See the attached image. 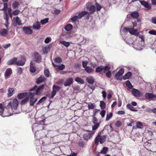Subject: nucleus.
<instances>
[{
	"label": "nucleus",
	"instance_id": "42",
	"mask_svg": "<svg viewBox=\"0 0 156 156\" xmlns=\"http://www.w3.org/2000/svg\"><path fill=\"white\" fill-rule=\"evenodd\" d=\"M48 18H46L44 19L41 20V23L42 24L44 25L48 22Z\"/></svg>",
	"mask_w": 156,
	"mask_h": 156
},
{
	"label": "nucleus",
	"instance_id": "7",
	"mask_svg": "<svg viewBox=\"0 0 156 156\" xmlns=\"http://www.w3.org/2000/svg\"><path fill=\"white\" fill-rule=\"evenodd\" d=\"M12 73V70L11 68H8L6 70L4 76L5 77L6 79H7L9 77L10 75Z\"/></svg>",
	"mask_w": 156,
	"mask_h": 156
},
{
	"label": "nucleus",
	"instance_id": "3",
	"mask_svg": "<svg viewBox=\"0 0 156 156\" xmlns=\"http://www.w3.org/2000/svg\"><path fill=\"white\" fill-rule=\"evenodd\" d=\"M106 139V136L105 135L101 136L98 135L95 139V143L96 144H98L99 142L101 144H102L105 140Z\"/></svg>",
	"mask_w": 156,
	"mask_h": 156
},
{
	"label": "nucleus",
	"instance_id": "20",
	"mask_svg": "<svg viewBox=\"0 0 156 156\" xmlns=\"http://www.w3.org/2000/svg\"><path fill=\"white\" fill-rule=\"evenodd\" d=\"M87 14L88 16L89 15L88 12L87 11H83L79 13L78 14L77 16L79 17V19H80L83 16Z\"/></svg>",
	"mask_w": 156,
	"mask_h": 156
},
{
	"label": "nucleus",
	"instance_id": "58",
	"mask_svg": "<svg viewBox=\"0 0 156 156\" xmlns=\"http://www.w3.org/2000/svg\"><path fill=\"white\" fill-rule=\"evenodd\" d=\"M100 125V124H94V125L92 126V130H96L98 127Z\"/></svg>",
	"mask_w": 156,
	"mask_h": 156
},
{
	"label": "nucleus",
	"instance_id": "57",
	"mask_svg": "<svg viewBox=\"0 0 156 156\" xmlns=\"http://www.w3.org/2000/svg\"><path fill=\"white\" fill-rule=\"evenodd\" d=\"M55 61L56 63H59L62 62L61 58L60 57H58L55 59Z\"/></svg>",
	"mask_w": 156,
	"mask_h": 156
},
{
	"label": "nucleus",
	"instance_id": "31",
	"mask_svg": "<svg viewBox=\"0 0 156 156\" xmlns=\"http://www.w3.org/2000/svg\"><path fill=\"white\" fill-rule=\"evenodd\" d=\"M87 82L90 84H92L94 83V80L92 77H89L87 78Z\"/></svg>",
	"mask_w": 156,
	"mask_h": 156
},
{
	"label": "nucleus",
	"instance_id": "40",
	"mask_svg": "<svg viewBox=\"0 0 156 156\" xmlns=\"http://www.w3.org/2000/svg\"><path fill=\"white\" fill-rule=\"evenodd\" d=\"M19 5V3L18 2L15 1L13 3L12 5L13 9H16Z\"/></svg>",
	"mask_w": 156,
	"mask_h": 156
},
{
	"label": "nucleus",
	"instance_id": "43",
	"mask_svg": "<svg viewBox=\"0 0 156 156\" xmlns=\"http://www.w3.org/2000/svg\"><path fill=\"white\" fill-rule=\"evenodd\" d=\"M112 112L107 114L106 120L107 121L109 120L112 117Z\"/></svg>",
	"mask_w": 156,
	"mask_h": 156
},
{
	"label": "nucleus",
	"instance_id": "51",
	"mask_svg": "<svg viewBox=\"0 0 156 156\" xmlns=\"http://www.w3.org/2000/svg\"><path fill=\"white\" fill-rule=\"evenodd\" d=\"M61 12V10L59 9H55L54 10V12H53V14L55 15H58L60 14V13Z\"/></svg>",
	"mask_w": 156,
	"mask_h": 156
},
{
	"label": "nucleus",
	"instance_id": "19",
	"mask_svg": "<svg viewBox=\"0 0 156 156\" xmlns=\"http://www.w3.org/2000/svg\"><path fill=\"white\" fill-rule=\"evenodd\" d=\"M93 134L91 133H85L83 135V138L86 140H88L90 139L92 137Z\"/></svg>",
	"mask_w": 156,
	"mask_h": 156
},
{
	"label": "nucleus",
	"instance_id": "14",
	"mask_svg": "<svg viewBox=\"0 0 156 156\" xmlns=\"http://www.w3.org/2000/svg\"><path fill=\"white\" fill-rule=\"evenodd\" d=\"M141 4L144 7L148 9L151 8V7L149 6L148 3L146 1H140Z\"/></svg>",
	"mask_w": 156,
	"mask_h": 156
},
{
	"label": "nucleus",
	"instance_id": "62",
	"mask_svg": "<svg viewBox=\"0 0 156 156\" xmlns=\"http://www.w3.org/2000/svg\"><path fill=\"white\" fill-rule=\"evenodd\" d=\"M106 112L104 110H102L100 112V114L101 115L102 117H104L105 115Z\"/></svg>",
	"mask_w": 156,
	"mask_h": 156
},
{
	"label": "nucleus",
	"instance_id": "21",
	"mask_svg": "<svg viewBox=\"0 0 156 156\" xmlns=\"http://www.w3.org/2000/svg\"><path fill=\"white\" fill-rule=\"evenodd\" d=\"M17 58H14L13 59H11L7 62V64L9 65H12L16 63V64Z\"/></svg>",
	"mask_w": 156,
	"mask_h": 156
},
{
	"label": "nucleus",
	"instance_id": "1",
	"mask_svg": "<svg viewBox=\"0 0 156 156\" xmlns=\"http://www.w3.org/2000/svg\"><path fill=\"white\" fill-rule=\"evenodd\" d=\"M5 103L7 105L4 107L2 103H0V114L4 117L12 115L13 113V108L16 110L18 105V101L16 98L8 99Z\"/></svg>",
	"mask_w": 156,
	"mask_h": 156
},
{
	"label": "nucleus",
	"instance_id": "29",
	"mask_svg": "<svg viewBox=\"0 0 156 156\" xmlns=\"http://www.w3.org/2000/svg\"><path fill=\"white\" fill-rule=\"evenodd\" d=\"M25 63V61L24 59L22 60H19L17 62L16 61V65L18 66H23Z\"/></svg>",
	"mask_w": 156,
	"mask_h": 156
},
{
	"label": "nucleus",
	"instance_id": "56",
	"mask_svg": "<svg viewBox=\"0 0 156 156\" xmlns=\"http://www.w3.org/2000/svg\"><path fill=\"white\" fill-rule=\"evenodd\" d=\"M20 11L18 9H16L13 12V14L14 16L18 15L20 13Z\"/></svg>",
	"mask_w": 156,
	"mask_h": 156
},
{
	"label": "nucleus",
	"instance_id": "55",
	"mask_svg": "<svg viewBox=\"0 0 156 156\" xmlns=\"http://www.w3.org/2000/svg\"><path fill=\"white\" fill-rule=\"evenodd\" d=\"M136 126L138 128H141L143 127V125L140 122H138L136 123Z\"/></svg>",
	"mask_w": 156,
	"mask_h": 156
},
{
	"label": "nucleus",
	"instance_id": "46",
	"mask_svg": "<svg viewBox=\"0 0 156 156\" xmlns=\"http://www.w3.org/2000/svg\"><path fill=\"white\" fill-rule=\"evenodd\" d=\"M92 122L94 124H99V123H98V120L97 119L95 116L93 117Z\"/></svg>",
	"mask_w": 156,
	"mask_h": 156
},
{
	"label": "nucleus",
	"instance_id": "52",
	"mask_svg": "<svg viewBox=\"0 0 156 156\" xmlns=\"http://www.w3.org/2000/svg\"><path fill=\"white\" fill-rule=\"evenodd\" d=\"M88 63V62L87 60L83 61L82 62L83 67L84 68H86V67L87 66V65Z\"/></svg>",
	"mask_w": 156,
	"mask_h": 156
},
{
	"label": "nucleus",
	"instance_id": "17",
	"mask_svg": "<svg viewBox=\"0 0 156 156\" xmlns=\"http://www.w3.org/2000/svg\"><path fill=\"white\" fill-rule=\"evenodd\" d=\"M40 27V23L38 22L35 23L33 26V28L35 30L39 29Z\"/></svg>",
	"mask_w": 156,
	"mask_h": 156
},
{
	"label": "nucleus",
	"instance_id": "24",
	"mask_svg": "<svg viewBox=\"0 0 156 156\" xmlns=\"http://www.w3.org/2000/svg\"><path fill=\"white\" fill-rule=\"evenodd\" d=\"M75 80L79 84H83L84 83V80L80 78L76 77L75 79Z\"/></svg>",
	"mask_w": 156,
	"mask_h": 156
},
{
	"label": "nucleus",
	"instance_id": "13",
	"mask_svg": "<svg viewBox=\"0 0 156 156\" xmlns=\"http://www.w3.org/2000/svg\"><path fill=\"white\" fill-rule=\"evenodd\" d=\"M36 70V69L35 67L34 63L33 62H31L30 66V72L32 73H34L35 71Z\"/></svg>",
	"mask_w": 156,
	"mask_h": 156
},
{
	"label": "nucleus",
	"instance_id": "8",
	"mask_svg": "<svg viewBox=\"0 0 156 156\" xmlns=\"http://www.w3.org/2000/svg\"><path fill=\"white\" fill-rule=\"evenodd\" d=\"M23 31L26 34H31L33 31L31 29L30 27H23Z\"/></svg>",
	"mask_w": 156,
	"mask_h": 156
},
{
	"label": "nucleus",
	"instance_id": "33",
	"mask_svg": "<svg viewBox=\"0 0 156 156\" xmlns=\"http://www.w3.org/2000/svg\"><path fill=\"white\" fill-rule=\"evenodd\" d=\"M46 97L44 96L41 98L36 103L37 105H38L47 99Z\"/></svg>",
	"mask_w": 156,
	"mask_h": 156
},
{
	"label": "nucleus",
	"instance_id": "48",
	"mask_svg": "<svg viewBox=\"0 0 156 156\" xmlns=\"http://www.w3.org/2000/svg\"><path fill=\"white\" fill-rule=\"evenodd\" d=\"M79 19V17L77 15H76L71 18V20L73 22H74L76 21Z\"/></svg>",
	"mask_w": 156,
	"mask_h": 156
},
{
	"label": "nucleus",
	"instance_id": "18",
	"mask_svg": "<svg viewBox=\"0 0 156 156\" xmlns=\"http://www.w3.org/2000/svg\"><path fill=\"white\" fill-rule=\"evenodd\" d=\"M8 31L6 29H2L0 30V34L1 35L3 36H6Z\"/></svg>",
	"mask_w": 156,
	"mask_h": 156
},
{
	"label": "nucleus",
	"instance_id": "9",
	"mask_svg": "<svg viewBox=\"0 0 156 156\" xmlns=\"http://www.w3.org/2000/svg\"><path fill=\"white\" fill-rule=\"evenodd\" d=\"M73 82V79L71 78H69L66 80L64 83V85L65 87L69 86Z\"/></svg>",
	"mask_w": 156,
	"mask_h": 156
},
{
	"label": "nucleus",
	"instance_id": "44",
	"mask_svg": "<svg viewBox=\"0 0 156 156\" xmlns=\"http://www.w3.org/2000/svg\"><path fill=\"white\" fill-rule=\"evenodd\" d=\"M103 72L105 73L106 71H108V70L110 69V67L109 66H107L105 67L103 66Z\"/></svg>",
	"mask_w": 156,
	"mask_h": 156
},
{
	"label": "nucleus",
	"instance_id": "63",
	"mask_svg": "<svg viewBox=\"0 0 156 156\" xmlns=\"http://www.w3.org/2000/svg\"><path fill=\"white\" fill-rule=\"evenodd\" d=\"M148 33L150 34L156 35V31L154 30H152L149 31Z\"/></svg>",
	"mask_w": 156,
	"mask_h": 156
},
{
	"label": "nucleus",
	"instance_id": "6",
	"mask_svg": "<svg viewBox=\"0 0 156 156\" xmlns=\"http://www.w3.org/2000/svg\"><path fill=\"white\" fill-rule=\"evenodd\" d=\"M34 60L37 63H39L41 60V56L38 53H35L34 54Z\"/></svg>",
	"mask_w": 156,
	"mask_h": 156
},
{
	"label": "nucleus",
	"instance_id": "30",
	"mask_svg": "<svg viewBox=\"0 0 156 156\" xmlns=\"http://www.w3.org/2000/svg\"><path fill=\"white\" fill-rule=\"evenodd\" d=\"M59 43L64 45L66 47H68L70 45V43L69 42H66L65 41H60L59 42Z\"/></svg>",
	"mask_w": 156,
	"mask_h": 156
},
{
	"label": "nucleus",
	"instance_id": "32",
	"mask_svg": "<svg viewBox=\"0 0 156 156\" xmlns=\"http://www.w3.org/2000/svg\"><path fill=\"white\" fill-rule=\"evenodd\" d=\"M132 73L131 72H128L126 73L123 77L124 80H126L129 78L131 76Z\"/></svg>",
	"mask_w": 156,
	"mask_h": 156
},
{
	"label": "nucleus",
	"instance_id": "45",
	"mask_svg": "<svg viewBox=\"0 0 156 156\" xmlns=\"http://www.w3.org/2000/svg\"><path fill=\"white\" fill-rule=\"evenodd\" d=\"M100 106L101 109H104L105 107V103L103 101H101L100 102Z\"/></svg>",
	"mask_w": 156,
	"mask_h": 156
},
{
	"label": "nucleus",
	"instance_id": "59",
	"mask_svg": "<svg viewBox=\"0 0 156 156\" xmlns=\"http://www.w3.org/2000/svg\"><path fill=\"white\" fill-rule=\"evenodd\" d=\"M111 71H108L106 73V76L107 77L110 78L111 77Z\"/></svg>",
	"mask_w": 156,
	"mask_h": 156
},
{
	"label": "nucleus",
	"instance_id": "61",
	"mask_svg": "<svg viewBox=\"0 0 156 156\" xmlns=\"http://www.w3.org/2000/svg\"><path fill=\"white\" fill-rule=\"evenodd\" d=\"M49 72L48 70L46 69L44 70V74L46 77H48L49 76Z\"/></svg>",
	"mask_w": 156,
	"mask_h": 156
},
{
	"label": "nucleus",
	"instance_id": "23",
	"mask_svg": "<svg viewBox=\"0 0 156 156\" xmlns=\"http://www.w3.org/2000/svg\"><path fill=\"white\" fill-rule=\"evenodd\" d=\"M73 27L72 25L70 24H68L64 28L66 30L69 31L72 30Z\"/></svg>",
	"mask_w": 156,
	"mask_h": 156
},
{
	"label": "nucleus",
	"instance_id": "25",
	"mask_svg": "<svg viewBox=\"0 0 156 156\" xmlns=\"http://www.w3.org/2000/svg\"><path fill=\"white\" fill-rule=\"evenodd\" d=\"M15 90L13 88H9L8 90V97L11 96L14 93Z\"/></svg>",
	"mask_w": 156,
	"mask_h": 156
},
{
	"label": "nucleus",
	"instance_id": "39",
	"mask_svg": "<svg viewBox=\"0 0 156 156\" xmlns=\"http://www.w3.org/2000/svg\"><path fill=\"white\" fill-rule=\"evenodd\" d=\"M131 39L129 37L126 38L125 39V41L126 43L129 45H130L131 44H132V43H133V42H132V41H131Z\"/></svg>",
	"mask_w": 156,
	"mask_h": 156
},
{
	"label": "nucleus",
	"instance_id": "64",
	"mask_svg": "<svg viewBox=\"0 0 156 156\" xmlns=\"http://www.w3.org/2000/svg\"><path fill=\"white\" fill-rule=\"evenodd\" d=\"M90 64L94 68L96 67L97 66V63L95 62H90Z\"/></svg>",
	"mask_w": 156,
	"mask_h": 156
},
{
	"label": "nucleus",
	"instance_id": "16",
	"mask_svg": "<svg viewBox=\"0 0 156 156\" xmlns=\"http://www.w3.org/2000/svg\"><path fill=\"white\" fill-rule=\"evenodd\" d=\"M51 48V45L44 47L43 49V53L44 54L47 53L50 51Z\"/></svg>",
	"mask_w": 156,
	"mask_h": 156
},
{
	"label": "nucleus",
	"instance_id": "60",
	"mask_svg": "<svg viewBox=\"0 0 156 156\" xmlns=\"http://www.w3.org/2000/svg\"><path fill=\"white\" fill-rule=\"evenodd\" d=\"M129 29L130 28H127L125 27L123 28L122 30V31L124 33H127L128 32H129Z\"/></svg>",
	"mask_w": 156,
	"mask_h": 156
},
{
	"label": "nucleus",
	"instance_id": "4",
	"mask_svg": "<svg viewBox=\"0 0 156 156\" xmlns=\"http://www.w3.org/2000/svg\"><path fill=\"white\" fill-rule=\"evenodd\" d=\"M12 21L14 22V26L16 27L17 25L21 26L22 25V23L21 22V20L20 19L19 17L18 16L16 17H14L13 18Z\"/></svg>",
	"mask_w": 156,
	"mask_h": 156
},
{
	"label": "nucleus",
	"instance_id": "38",
	"mask_svg": "<svg viewBox=\"0 0 156 156\" xmlns=\"http://www.w3.org/2000/svg\"><path fill=\"white\" fill-rule=\"evenodd\" d=\"M103 66H98L96 69V72H100L103 70Z\"/></svg>",
	"mask_w": 156,
	"mask_h": 156
},
{
	"label": "nucleus",
	"instance_id": "12",
	"mask_svg": "<svg viewBox=\"0 0 156 156\" xmlns=\"http://www.w3.org/2000/svg\"><path fill=\"white\" fill-rule=\"evenodd\" d=\"M145 96L147 99L151 100L154 98V95L152 93H147L145 94Z\"/></svg>",
	"mask_w": 156,
	"mask_h": 156
},
{
	"label": "nucleus",
	"instance_id": "11",
	"mask_svg": "<svg viewBox=\"0 0 156 156\" xmlns=\"http://www.w3.org/2000/svg\"><path fill=\"white\" fill-rule=\"evenodd\" d=\"M124 73V70L123 69H121L118 73L115 75V77L117 80H119V77L121 76Z\"/></svg>",
	"mask_w": 156,
	"mask_h": 156
},
{
	"label": "nucleus",
	"instance_id": "37",
	"mask_svg": "<svg viewBox=\"0 0 156 156\" xmlns=\"http://www.w3.org/2000/svg\"><path fill=\"white\" fill-rule=\"evenodd\" d=\"M89 10L90 14L94 12L95 10V6L94 5H92L90 8Z\"/></svg>",
	"mask_w": 156,
	"mask_h": 156
},
{
	"label": "nucleus",
	"instance_id": "5",
	"mask_svg": "<svg viewBox=\"0 0 156 156\" xmlns=\"http://www.w3.org/2000/svg\"><path fill=\"white\" fill-rule=\"evenodd\" d=\"M131 92L133 95L136 97H140L142 95L140 91L135 88H133Z\"/></svg>",
	"mask_w": 156,
	"mask_h": 156
},
{
	"label": "nucleus",
	"instance_id": "27",
	"mask_svg": "<svg viewBox=\"0 0 156 156\" xmlns=\"http://www.w3.org/2000/svg\"><path fill=\"white\" fill-rule=\"evenodd\" d=\"M126 107L128 109L132 111H137V110L135 108H134V107H133V106L130 104H128L127 105Z\"/></svg>",
	"mask_w": 156,
	"mask_h": 156
},
{
	"label": "nucleus",
	"instance_id": "2",
	"mask_svg": "<svg viewBox=\"0 0 156 156\" xmlns=\"http://www.w3.org/2000/svg\"><path fill=\"white\" fill-rule=\"evenodd\" d=\"M44 87V85L43 84L37 88V86L35 85L30 89V92L29 93L28 97L30 106L34 105L37 100V98H34L35 95H40L42 92Z\"/></svg>",
	"mask_w": 156,
	"mask_h": 156
},
{
	"label": "nucleus",
	"instance_id": "54",
	"mask_svg": "<svg viewBox=\"0 0 156 156\" xmlns=\"http://www.w3.org/2000/svg\"><path fill=\"white\" fill-rule=\"evenodd\" d=\"M29 100V97H26L21 101L22 104H24L26 103Z\"/></svg>",
	"mask_w": 156,
	"mask_h": 156
},
{
	"label": "nucleus",
	"instance_id": "53",
	"mask_svg": "<svg viewBox=\"0 0 156 156\" xmlns=\"http://www.w3.org/2000/svg\"><path fill=\"white\" fill-rule=\"evenodd\" d=\"M24 93H20L19 94L17 95L18 98L19 99H22L24 98Z\"/></svg>",
	"mask_w": 156,
	"mask_h": 156
},
{
	"label": "nucleus",
	"instance_id": "15",
	"mask_svg": "<svg viewBox=\"0 0 156 156\" xmlns=\"http://www.w3.org/2000/svg\"><path fill=\"white\" fill-rule=\"evenodd\" d=\"M46 80L44 76H41L37 79V84H40V83L44 82Z\"/></svg>",
	"mask_w": 156,
	"mask_h": 156
},
{
	"label": "nucleus",
	"instance_id": "36",
	"mask_svg": "<svg viewBox=\"0 0 156 156\" xmlns=\"http://www.w3.org/2000/svg\"><path fill=\"white\" fill-rule=\"evenodd\" d=\"M131 15L132 17L136 18L138 17L139 14L138 12H132Z\"/></svg>",
	"mask_w": 156,
	"mask_h": 156
},
{
	"label": "nucleus",
	"instance_id": "47",
	"mask_svg": "<svg viewBox=\"0 0 156 156\" xmlns=\"http://www.w3.org/2000/svg\"><path fill=\"white\" fill-rule=\"evenodd\" d=\"M95 107V105L93 103H90L88 105V107L89 109H93Z\"/></svg>",
	"mask_w": 156,
	"mask_h": 156
},
{
	"label": "nucleus",
	"instance_id": "10",
	"mask_svg": "<svg viewBox=\"0 0 156 156\" xmlns=\"http://www.w3.org/2000/svg\"><path fill=\"white\" fill-rule=\"evenodd\" d=\"M129 33L135 35H138L139 34V32L137 29H135L133 28H130Z\"/></svg>",
	"mask_w": 156,
	"mask_h": 156
},
{
	"label": "nucleus",
	"instance_id": "50",
	"mask_svg": "<svg viewBox=\"0 0 156 156\" xmlns=\"http://www.w3.org/2000/svg\"><path fill=\"white\" fill-rule=\"evenodd\" d=\"M4 8L2 9V10L4 12H7L8 9V4L7 3H5L4 4Z\"/></svg>",
	"mask_w": 156,
	"mask_h": 156
},
{
	"label": "nucleus",
	"instance_id": "28",
	"mask_svg": "<svg viewBox=\"0 0 156 156\" xmlns=\"http://www.w3.org/2000/svg\"><path fill=\"white\" fill-rule=\"evenodd\" d=\"M85 70L88 73H91L94 71V69L90 66H87L85 68Z\"/></svg>",
	"mask_w": 156,
	"mask_h": 156
},
{
	"label": "nucleus",
	"instance_id": "41",
	"mask_svg": "<svg viewBox=\"0 0 156 156\" xmlns=\"http://www.w3.org/2000/svg\"><path fill=\"white\" fill-rule=\"evenodd\" d=\"M60 87L58 86L54 85L53 87V90L56 92L58 91L60 89Z\"/></svg>",
	"mask_w": 156,
	"mask_h": 156
},
{
	"label": "nucleus",
	"instance_id": "35",
	"mask_svg": "<svg viewBox=\"0 0 156 156\" xmlns=\"http://www.w3.org/2000/svg\"><path fill=\"white\" fill-rule=\"evenodd\" d=\"M3 18L5 20V21L8 22V21H9V17L8 16L7 12H4Z\"/></svg>",
	"mask_w": 156,
	"mask_h": 156
},
{
	"label": "nucleus",
	"instance_id": "49",
	"mask_svg": "<svg viewBox=\"0 0 156 156\" xmlns=\"http://www.w3.org/2000/svg\"><path fill=\"white\" fill-rule=\"evenodd\" d=\"M108 148L106 147H104L101 152V153L106 154L108 151Z\"/></svg>",
	"mask_w": 156,
	"mask_h": 156
},
{
	"label": "nucleus",
	"instance_id": "22",
	"mask_svg": "<svg viewBox=\"0 0 156 156\" xmlns=\"http://www.w3.org/2000/svg\"><path fill=\"white\" fill-rule=\"evenodd\" d=\"M52 64L55 67H57V69L59 70H62L65 68V66L64 65L62 64L61 66H59L53 63H52Z\"/></svg>",
	"mask_w": 156,
	"mask_h": 156
},
{
	"label": "nucleus",
	"instance_id": "26",
	"mask_svg": "<svg viewBox=\"0 0 156 156\" xmlns=\"http://www.w3.org/2000/svg\"><path fill=\"white\" fill-rule=\"evenodd\" d=\"M137 41L136 42H134L133 47L134 48L138 50H141L143 49V47L142 46L141 47H140V44L138 45H136V43Z\"/></svg>",
	"mask_w": 156,
	"mask_h": 156
},
{
	"label": "nucleus",
	"instance_id": "34",
	"mask_svg": "<svg viewBox=\"0 0 156 156\" xmlns=\"http://www.w3.org/2000/svg\"><path fill=\"white\" fill-rule=\"evenodd\" d=\"M126 84L127 87L130 89H132L133 88V86L132 85L130 82L127 80L126 82Z\"/></svg>",
	"mask_w": 156,
	"mask_h": 156
}]
</instances>
